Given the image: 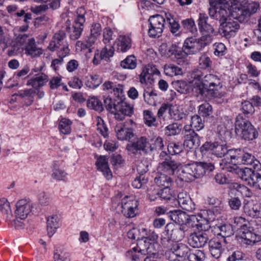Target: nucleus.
Here are the masks:
<instances>
[{
	"mask_svg": "<svg viewBox=\"0 0 261 261\" xmlns=\"http://www.w3.org/2000/svg\"><path fill=\"white\" fill-rule=\"evenodd\" d=\"M117 50L119 52L125 53L132 46L130 38L126 36H120L116 41Z\"/></svg>",
	"mask_w": 261,
	"mask_h": 261,
	"instance_id": "31",
	"label": "nucleus"
},
{
	"mask_svg": "<svg viewBox=\"0 0 261 261\" xmlns=\"http://www.w3.org/2000/svg\"><path fill=\"white\" fill-rule=\"evenodd\" d=\"M214 165L210 162H196L184 165L178 175V179L185 182H189L195 178L203 176L206 172L213 171Z\"/></svg>",
	"mask_w": 261,
	"mask_h": 261,
	"instance_id": "1",
	"label": "nucleus"
},
{
	"mask_svg": "<svg viewBox=\"0 0 261 261\" xmlns=\"http://www.w3.org/2000/svg\"><path fill=\"white\" fill-rule=\"evenodd\" d=\"M145 101L150 105H155L158 93L155 90H145L143 94Z\"/></svg>",
	"mask_w": 261,
	"mask_h": 261,
	"instance_id": "47",
	"label": "nucleus"
},
{
	"mask_svg": "<svg viewBox=\"0 0 261 261\" xmlns=\"http://www.w3.org/2000/svg\"><path fill=\"white\" fill-rule=\"evenodd\" d=\"M148 21L149 22L150 25L159 27V28L163 30L165 19L161 15L158 14L151 16L150 17Z\"/></svg>",
	"mask_w": 261,
	"mask_h": 261,
	"instance_id": "46",
	"label": "nucleus"
},
{
	"mask_svg": "<svg viewBox=\"0 0 261 261\" xmlns=\"http://www.w3.org/2000/svg\"><path fill=\"white\" fill-rule=\"evenodd\" d=\"M0 211L5 215L7 218L11 214V210L10 203L6 198L0 199Z\"/></svg>",
	"mask_w": 261,
	"mask_h": 261,
	"instance_id": "54",
	"label": "nucleus"
},
{
	"mask_svg": "<svg viewBox=\"0 0 261 261\" xmlns=\"http://www.w3.org/2000/svg\"><path fill=\"white\" fill-rule=\"evenodd\" d=\"M164 72L170 76L179 75L182 73L181 69L173 64L166 65L164 67Z\"/></svg>",
	"mask_w": 261,
	"mask_h": 261,
	"instance_id": "48",
	"label": "nucleus"
},
{
	"mask_svg": "<svg viewBox=\"0 0 261 261\" xmlns=\"http://www.w3.org/2000/svg\"><path fill=\"white\" fill-rule=\"evenodd\" d=\"M198 24L201 32L212 34L214 32L213 26L206 14L200 13L198 20Z\"/></svg>",
	"mask_w": 261,
	"mask_h": 261,
	"instance_id": "24",
	"label": "nucleus"
},
{
	"mask_svg": "<svg viewBox=\"0 0 261 261\" xmlns=\"http://www.w3.org/2000/svg\"><path fill=\"white\" fill-rule=\"evenodd\" d=\"M25 54L35 58L40 56L42 54V50L36 44L35 40L33 38H30L25 46Z\"/></svg>",
	"mask_w": 261,
	"mask_h": 261,
	"instance_id": "30",
	"label": "nucleus"
},
{
	"mask_svg": "<svg viewBox=\"0 0 261 261\" xmlns=\"http://www.w3.org/2000/svg\"><path fill=\"white\" fill-rule=\"evenodd\" d=\"M214 228L217 234L223 238L225 242H226L225 238L231 237L234 233L232 226L229 224L216 226Z\"/></svg>",
	"mask_w": 261,
	"mask_h": 261,
	"instance_id": "32",
	"label": "nucleus"
},
{
	"mask_svg": "<svg viewBox=\"0 0 261 261\" xmlns=\"http://www.w3.org/2000/svg\"><path fill=\"white\" fill-rule=\"evenodd\" d=\"M65 37L66 34L63 31L56 33L53 37V40L49 44L48 49L52 51L60 49L61 52V55L63 57H65L69 51L67 44L65 40Z\"/></svg>",
	"mask_w": 261,
	"mask_h": 261,
	"instance_id": "11",
	"label": "nucleus"
},
{
	"mask_svg": "<svg viewBox=\"0 0 261 261\" xmlns=\"http://www.w3.org/2000/svg\"><path fill=\"white\" fill-rule=\"evenodd\" d=\"M179 205L187 211L192 212L195 209V205L190 196L186 192H180L177 195Z\"/></svg>",
	"mask_w": 261,
	"mask_h": 261,
	"instance_id": "23",
	"label": "nucleus"
},
{
	"mask_svg": "<svg viewBox=\"0 0 261 261\" xmlns=\"http://www.w3.org/2000/svg\"><path fill=\"white\" fill-rule=\"evenodd\" d=\"M216 142H212L211 141L205 142L200 148V152L202 154H206L207 152H211L213 154Z\"/></svg>",
	"mask_w": 261,
	"mask_h": 261,
	"instance_id": "58",
	"label": "nucleus"
},
{
	"mask_svg": "<svg viewBox=\"0 0 261 261\" xmlns=\"http://www.w3.org/2000/svg\"><path fill=\"white\" fill-rule=\"evenodd\" d=\"M148 179L145 176L139 175L132 182V186L135 188L140 189L147 184Z\"/></svg>",
	"mask_w": 261,
	"mask_h": 261,
	"instance_id": "63",
	"label": "nucleus"
},
{
	"mask_svg": "<svg viewBox=\"0 0 261 261\" xmlns=\"http://www.w3.org/2000/svg\"><path fill=\"white\" fill-rule=\"evenodd\" d=\"M198 232L191 233L188 238L189 244L193 248L203 247L209 241L208 233L211 228L207 221L201 220L194 224Z\"/></svg>",
	"mask_w": 261,
	"mask_h": 261,
	"instance_id": "2",
	"label": "nucleus"
},
{
	"mask_svg": "<svg viewBox=\"0 0 261 261\" xmlns=\"http://www.w3.org/2000/svg\"><path fill=\"white\" fill-rule=\"evenodd\" d=\"M238 193H240L243 197H251L252 195V193L251 190L247 187L237 184L236 187Z\"/></svg>",
	"mask_w": 261,
	"mask_h": 261,
	"instance_id": "62",
	"label": "nucleus"
},
{
	"mask_svg": "<svg viewBox=\"0 0 261 261\" xmlns=\"http://www.w3.org/2000/svg\"><path fill=\"white\" fill-rule=\"evenodd\" d=\"M196 86L194 87L195 91L197 94L202 96H206L207 95H210L209 89L207 88L201 82L200 83L196 84Z\"/></svg>",
	"mask_w": 261,
	"mask_h": 261,
	"instance_id": "60",
	"label": "nucleus"
},
{
	"mask_svg": "<svg viewBox=\"0 0 261 261\" xmlns=\"http://www.w3.org/2000/svg\"><path fill=\"white\" fill-rule=\"evenodd\" d=\"M160 49L162 51L165 50L163 54L168 56L174 55L175 57L177 59L178 64H186L185 56H184V51L182 46H179V43H174L168 46L166 44H162L160 46Z\"/></svg>",
	"mask_w": 261,
	"mask_h": 261,
	"instance_id": "15",
	"label": "nucleus"
},
{
	"mask_svg": "<svg viewBox=\"0 0 261 261\" xmlns=\"http://www.w3.org/2000/svg\"><path fill=\"white\" fill-rule=\"evenodd\" d=\"M185 237L184 227L179 226L174 223H168L161 236V244L165 248H170L172 245V242H178L183 239Z\"/></svg>",
	"mask_w": 261,
	"mask_h": 261,
	"instance_id": "4",
	"label": "nucleus"
},
{
	"mask_svg": "<svg viewBox=\"0 0 261 261\" xmlns=\"http://www.w3.org/2000/svg\"><path fill=\"white\" fill-rule=\"evenodd\" d=\"M208 13L211 17L218 20L220 24L229 16L228 11L220 5L212 6L208 9Z\"/></svg>",
	"mask_w": 261,
	"mask_h": 261,
	"instance_id": "22",
	"label": "nucleus"
},
{
	"mask_svg": "<svg viewBox=\"0 0 261 261\" xmlns=\"http://www.w3.org/2000/svg\"><path fill=\"white\" fill-rule=\"evenodd\" d=\"M115 113L120 112L123 115L130 116L133 113V108L121 99L115 106Z\"/></svg>",
	"mask_w": 261,
	"mask_h": 261,
	"instance_id": "36",
	"label": "nucleus"
},
{
	"mask_svg": "<svg viewBox=\"0 0 261 261\" xmlns=\"http://www.w3.org/2000/svg\"><path fill=\"white\" fill-rule=\"evenodd\" d=\"M182 49L185 59L188 55H195L201 50L197 38L194 37L187 38L184 41Z\"/></svg>",
	"mask_w": 261,
	"mask_h": 261,
	"instance_id": "21",
	"label": "nucleus"
},
{
	"mask_svg": "<svg viewBox=\"0 0 261 261\" xmlns=\"http://www.w3.org/2000/svg\"><path fill=\"white\" fill-rule=\"evenodd\" d=\"M242 110L244 114L250 115H252L255 111L252 102L249 101L242 102Z\"/></svg>",
	"mask_w": 261,
	"mask_h": 261,
	"instance_id": "59",
	"label": "nucleus"
},
{
	"mask_svg": "<svg viewBox=\"0 0 261 261\" xmlns=\"http://www.w3.org/2000/svg\"><path fill=\"white\" fill-rule=\"evenodd\" d=\"M154 182L159 187H170L172 184L171 178L165 174L158 173L154 179Z\"/></svg>",
	"mask_w": 261,
	"mask_h": 261,
	"instance_id": "37",
	"label": "nucleus"
},
{
	"mask_svg": "<svg viewBox=\"0 0 261 261\" xmlns=\"http://www.w3.org/2000/svg\"><path fill=\"white\" fill-rule=\"evenodd\" d=\"M143 120L145 124L148 126H158L156 117L152 112L150 110L143 111Z\"/></svg>",
	"mask_w": 261,
	"mask_h": 261,
	"instance_id": "38",
	"label": "nucleus"
},
{
	"mask_svg": "<svg viewBox=\"0 0 261 261\" xmlns=\"http://www.w3.org/2000/svg\"><path fill=\"white\" fill-rule=\"evenodd\" d=\"M198 113L203 117H210L213 114L212 106L210 103L205 102L199 107Z\"/></svg>",
	"mask_w": 261,
	"mask_h": 261,
	"instance_id": "50",
	"label": "nucleus"
},
{
	"mask_svg": "<svg viewBox=\"0 0 261 261\" xmlns=\"http://www.w3.org/2000/svg\"><path fill=\"white\" fill-rule=\"evenodd\" d=\"M260 9V3L257 1H247L240 7L233 9L232 14L239 20L240 22L247 21L252 16L258 13Z\"/></svg>",
	"mask_w": 261,
	"mask_h": 261,
	"instance_id": "6",
	"label": "nucleus"
},
{
	"mask_svg": "<svg viewBox=\"0 0 261 261\" xmlns=\"http://www.w3.org/2000/svg\"><path fill=\"white\" fill-rule=\"evenodd\" d=\"M186 258L189 261H203L205 259L204 252L200 250H190Z\"/></svg>",
	"mask_w": 261,
	"mask_h": 261,
	"instance_id": "40",
	"label": "nucleus"
},
{
	"mask_svg": "<svg viewBox=\"0 0 261 261\" xmlns=\"http://www.w3.org/2000/svg\"><path fill=\"white\" fill-rule=\"evenodd\" d=\"M128 123H119L115 127V131L117 138L120 140H127L134 136V130L128 127Z\"/></svg>",
	"mask_w": 261,
	"mask_h": 261,
	"instance_id": "20",
	"label": "nucleus"
},
{
	"mask_svg": "<svg viewBox=\"0 0 261 261\" xmlns=\"http://www.w3.org/2000/svg\"><path fill=\"white\" fill-rule=\"evenodd\" d=\"M149 198L151 201H154L157 198L169 200L173 198L169 187L164 188L159 191L154 190L148 193Z\"/></svg>",
	"mask_w": 261,
	"mask_h": 261,
	"instance_id": "28",
	"label": "nucleus"
},
{
	"mask_svg": "<svg viewBox=\"0 0 261 261\" xmlns=\"http://www.w3.org/2000/svg\"><path fill=\"white\" fill-rule=\"evenodd\" d=\"M15 215L21 220H25L33 207V203L30 199H21L16 204Z\"/></svg>",
	"mask_w": 261,
	"mask_h": 261,
	"instance_id": "17",
	"label": "nucleus"
},
{
	"mask_svg": "<svg viewBox=\"0 0 261 261\" xmlns=\"http://www.w3.org/2000/svg\"><path fill=\"white\" fill-rule=\"evenodd\" d=\"M36 91L34 90L29 89L19 91L14 95L19 96L22 98H27L30 101V104H31L33 101L34 95Z\"/></svg>",
	"mask_w": 261,
	"mask_h": 261,
	"instance_id": "51",
	"label": "nucleus"
},
{
	"mask_svg": "<svg viewBox=\"0 0 261 261\" xmlns=\"http://www.w3.org/2000/svg\"><path fill=\"white\" fill-rule=\"evenodd\" d=\"M128 197L125 196L122 199L121 207L122 213L127 218L135 217L138 213V202L136 200H128Z\"/></svg>",
	"mask_w": 261,
	"mask_h": 261,
	"instance_id": "19",
	"label": "nucleus"
},
{
	"mask_svg": "<svg viewBox=\"0 0 261 261\" xmlns=\"http://www.w3.org/2000/svg\"><path fill=\"white\" fill-rule=\"evenodd\" d=\"M102 82V79L98 75H91L90 78L88 80L86 85L90 88H96L99 86Z\"/></svg>",
	"mask_w": 261,
	"mask_h": 261,
	"instance_id": "52",
	"label": "nucleus"
},
{
	"mask_svg": "<svg viewBox=\"0 0 261 261\" xmlns=\"http://www.w3.org/2000/svg\"><path fill=\"white\" fill-rule=\"evenodd\" d=\"M170 251L166 253L167 256L169 255V259L170 261H176L178 259L177 258L185 259L188 255L190 248L187 245L182 243H174L170 245Z\"/></svg>",
	"mask_w": 261,
	"mask_h": 261,
	"instance_id": "14",
	"label": "nucleus"
},
{
	"mask_svg": "<svg viewBox=\"0 0 261 261\" xmlns=\"http://www.w3.org/2000/svg\"><path fill=\"white\" fill-rule=\"evenodd\" d=\"M86 12L83 7L77 9V16L74 20L72 31L70 32V38L75 40L80 38L83 30V25L85 22V15Z\"/></svg>",
	"mask_w": 261,
	"mask_h": 261,
	"instance_id": "12",
	"label": "nucleus"
},
{
	"mask_svg": "<svg viewBox=\"0 0 261 261\" xmlns=\"http://www.w3.org/2000/svg\"><path fill=\"white\" fill-rule=\"evenodd\" d=\"M244 212L252 218H261V206L259 203L248 202L244 206Z\"/></svg>",
	"mask_w": 261,
	"mask_h": 261,
	"instance_id": "26",
	"label": "nucleus"
},
{
	"mask_svg": "<svg viewBox=\"0 0 261 261\" xmlns=\"http://www.w3.org/2000/svg\"><path fill=\"white\" fill-rule=\"evenodd\" d=\"M103 102L106 109L111 113H115V106L117 103L113 102L112 99L109 96L103 97Z\"/></svg>",
	"mask_w": 261,
	"mask_h": 261,
	"instance_id": "61",
	"label": "nucleus"
},
{
	"mask_svg": "<svg viewBox=\"0 0 261 261\" xmlns=\"http://www.w3.org/2000/svg\"><path fill=\"white\" fill-rule=\"evenodd\" d=\"M175 89L181 94H187L190 92V86L184 81H176L172 83Z\"/></svg>",
	"mask_w": 261,
	"mask_h": 261,
	"instance_id": "39",
	"label": "nucleus"
},
{
	"mask_svg": "<svg viewBox=\"0 0 261 261\" xmlns=\"http://www.w3.org/2000/svg\"><path fill=\"white\" fill-rule=\"evenodd\" d=\"M211 34L207 33V34L202 36L199 38H197V43L199 44L201 50L212 42L213 36Z\"/></svg>",
	"mask_w": 261,
	"mask_h": 261,
	"instance_id": "55",
	"label": "nucleus"
},
{
	"mask_svg": "<svg viewBox=\"0 0 261 261\" xmlns=\"http://www.w3.org/2000/svg\"><path fill=\"white\" fill-rule=\"evenodd\" d=\"M200 67L202 69H206L211 66L212 62L210 58L205 55H203L199 60Z\"/></svg>",
	"mask_w": 261,
	"mask_h": 261,
	"instance_id": "64",
	"label": "nucleus"
},
{
	"mask_svg": "<svg viewBox=\"0 0 261 261\" xmlns=\"http://www.w3.org/2000/svg\"><path fill=\"white\" fill-rule=\"evenodd\" d=\"M191 126L197 130H199L204 127V121L197 115L191 117Z\"/></svg>",
	"mask_w": 261,
	"mask_h": 261,
	"instance_id": "53",
	"label": "nucleus"
},
{
	"mask_svg": "<svg viewBox=\"0 0 261 261\" xmlns=\"http://www.w3.org/2000/svg\"><path fill=\"white\" fill-rule=\"evenodd\" d=\"M159 168L163 172L169 175H173L178 168V164L171 159L167 162H161L159 164Z\"/></svg>",
	"mask_w": 261,
	"mask_h": 261,
	"instance_id": "33",
	"label": "nucleus"
},
{
	"mask_svg": "<svg viewBox=\"0 0 261 261\" xmlns=\"http://www.w3.org/2000/svg\"><path fill=\"white\" fill-rule=\"evenodd\" d=\"M87 105L89 108L99 112H101L103 110L102 102L96 97H92L89 99L87 101Z\"/></svg>",
	"mask_w": 261,
	"mask_h": 261,
	"instance_id": "42",
	"label": "nucleus"
},
{
	"mask_svg": "<svg viewBox=\"0 0 261 261\" xmlns=\"http://www.w3.org/2000/svg\"><path fill=\"white\" fill-rule=\"evenodd\" d=\"M55 261H70L69 253L64 249H57L54 251Z\"/></svg>",
	"mask_w": 261,
	"mask_h": 261,
	"instance_id": "45",
	"label": "nucleus"
},
{
	"mask_svg": "<svg viewBox=\"0 0 261 261\" xmlns=\"http://www.w3.org/2000/svg\"><path fill=\"white\" fill-rule=\"evenodd\" d=\"M193 78L201 81L209 89V94L211 98H220L224 96V94L220 92L218 88H220V79L217 75L207 74L203 76L200 71H197L193 74Z\"/></svg>",
	"mask_w": 261,
	"mask_h": 261,
	"instance_id": "3",
	"label": "nucleus"
},
{
	"mask_svg": "<svg viewBox=\"0 0 261 261\" xmlns=\"http://www.w3.org/2000/svg\"><path fill=\"white\" fill-rule=\"evenodd\" d=\"M72 122L68 119L62 118L59 123V128L62 134L68 135L71 133V125Z\"/></svg>",
	"mask_w": 261,
	"mask_h": 261,
	"instance_id": "44",
	"label": "nucleus"
},
{
	"mask_svg": "<svg viewBox=\"0 0 261 261\" xmlns=\"http://www.w3.org/2000/svg\"><path fill=\"white\" fill-rule=\"evenodd\" d=\"M121 66L124 69H134L137 66V59L134 55L127 56L120 63Z\"/></svg>",
	"mask_w": 261,
	"mask_h": 261,
	"instance_id": "43",
	"label": "nucleus"
},
{
	"mask_svg": "<svg viewBox=\"0 0 261 261\" xmlns=\"http://www.w3.org/2000/svg\"><path fill=\"white\" fill-rule=\"evenodd\" d=\"M59 227V219L57 215L49 216L47 220V231L49 237H51L55 233L56 229Z\"/></svg>",
	"mask_w": 261,
	"mask_h": 261,
	"instance_id": "35",
	"label": "nucleus"
},
{
	"mask_svg": "<svg viewBox=\"0 0 261 261\" xmlns=\"http://www.w3.org/2000/svg\"><path fill=\"white\" fill-rule=\"evenodd\" d=\"M112 35L113 32L110 29L106 28L104 30L103 41L105 44V46L101 51L100 57L102 59H107L114 55V48L113 44L111 43V41L113 40Z\"/></svg>",
	"mask_w": 261,
	"mask_h": 261,
	"instance_id": "16",
	"label": "nucleus"
},
{
	"mask_svg": "<svg viewBox=\"0 0 261 261\" xmlns=\"http://www.w3.org/2000/svg\"><path fill=\"white\" fill-rule=\"evenodd\" d=\"M235 132L238 136L246 140H252L258 136L254 126L241 115H239L236 119Z\"/></svg>",
	"mask_w": 261,
	"mask_h": 261,
	"instance_id": "5",
	"label": "nucleus"
},
{
	"mask_svg": "<svg viewBox=\"0 0 261 261\" xmlns=\"http://www.w3.org/2000/svg\"><path fill=\"white\" fill-rule=\"evenodd\" d=\"M149 141L145 137L138 138L136 141L127 145L128 151L133 154H136L138 151H142L144 153H149Z\"/></svg>",
	"mask_w": 261,
	"mask_h": 261,
	"instance_id": "18",
	"label": "nucleus"
},
{
	"mask_svg": "<svg viewBox=\"0 0 261 261\" xmlns=\"http://www.w3.org/2000/svg\"><path fill=\"white\" fill-rule=\"evenodd\" d=\"M97 169L102 172L106 178L110 180L112 177V172L108 165V158L106 156H100L95 163Z\"/></svg>",
	"mask_w": 261,
	"mask_h": 261,
	"instance_id": "25",
	"label": "nucleus"
},
{
	"mask_svg": "<svg viewBox=\"0 0 261 261\" xmlns=\"http://www.w3.org/2000/svg\"><path fill=\"white\" fill-rule=\"evenodd\" d=\"M239 20L236 18L231 12L229 16L219 25V32L222 36L229 38L234 36L240 29Z\"/></svg>",
	"mask_w": 261,
	"mask_h": 261,
	"instance_id": "9",
	"label": "nucleus"
},
{
	"mask_svg": "<svg viewBox=\"0 0 261 261\" xmlns=\"http://www.w3.org/2000/svg\"><path fill=\"white\" fill-rule=\"evenodd\" d=\"M145 249H140V251L146 252L147 256L143 259V261H156L158 256L157 252L154 249V244L146 242L144 241Z\"/></svg>",
	"mask_w": 261,
	"mask_h": 261,
	"instance_id": "34",
	"label": "nucleus"
},
{
	"mask_svg": "<svg viewBox=\"0 0 261 261\" xmlns=\"http://www.w3.org/2000/svg\"><path fill=\"white\" fill-rule=\"evenodd\" d=\"M234 150V149H228V147L225 144H222L216 142L213 154L220 158L228 155L231 161Z\"/></svg>",
	"mask_w": 261,
	"mask_h": 261,
	"instance_id": "27",
	"label": "nucleus"
},
{
	"mask_svg": "<svg viewBox=\"0 0 261 261\" xmlns=\"http://www.w3.org/2000/svg\"><path fill=\"white\" fill-rule=\"evenodd\" d=\"M231 162H237L244 165H250L251 167H245V168L251 169L254 170V165L256 162L260 163V162L255 158L252 154L251 151L249 150L246 147L242 149H234Z\"/></svg>",
	"mask_w": 261,
	"mask_h": 261,
	"instance_id": "8",
	"label": "nucleus"
},
{
	"mask_svg": "<svg viewBox=\"0 0 261 261\" xmlns=\"http://www.w3.org/2000/svg\"><path fill=\"white\" fill-rule=\"evenodd\" d=\"M67 173L61 168L57 167L56 165L53 169L52 177L56 180H64Z\"/></svg>",
	"mask_w": 261,
	"mask_h": 261,
	"instance_id": "56",
	"label": "nucleus"
},
{
	"mask_svg": "<svg viewBox=\"0 0 261 261\" xmlns=\"http://www.w3.org/2000/svg\"><path fill=\"white\" fill-rule=\"evenodd\" d=\"M181 129V124H178V123H172L165 127V135L167 136H172L178 135Z\"/></svg>",
	"mask_w": 261,
	"mask_h": 261,
	"instance_id": "41",
	"label": "nucleus"
},
{
	"mask_svg": "<svg viewBox=\"0 0 261 261\" xmlns=\"http://www.w3.org/2000/svg\"><path fill=\"white\" fill-rule=\"evenodd\" d=\"M169 214L170 219L175 223L180 225L189 224L191 227L194 228V224L199 223L201 221L198 219L196 216H189L185 212L181 211H170Z\"/></svg>",
	"mask_w": 261,
	"mask_h": 261,
	"instance_id": "10",
	"label": "nucleus"
},
{
	"mask_svg": "<svg viewBox=\"0 0 261 261\" xmlns=\"http://www.w3.org/2000/svg\"><path fill=\"white\" fill-rule=\"evenodd\" d=\"M151 143L149 142L148 149L149 152L154 150L162 149L164 147L163 139L161 137H158L154 140L151 139Z\"/></svg>",
	"mask_w": 261,
	"mask_h": 261,
	"instance_id": "49",
	"label": "nucleus"
},
{
	"mask_svg": "<svg viewBox=\"0 0 261 261\" xmlns=\"http://www.w3.org/2000/svg\"><path fill=\"white\" fill-rule=\"evenodd\" d=\"M254 165V170L242 168L238 171L241 179L247 182L248 185L256 189L261 190V163L256 162Z\"/></svg>",
	"mask_w": 261,
	"mask_h": 261,
	"instance_id": "7",
	"label": "nucleus"
},
{
	"mask_svg": "<svg viewBox=\"0 0 261 261\" xmlns=\"http://www.w3.org/2000/svg\"><path fill=\"white\" fill-rule=\"evenodd\" d=\"M209 251L213 257L219 258L222 253L221 242L218 238H214L208 242Z\"/></svg>",
	"mask_w": 261,
	"mask_h": 261,
	"instance_id": "29",
	"label": "nucleus"
},
{
	"mask_svg": "<svg viewBox=\"0 0 261 261\" xmlns=\"http://www.w3.org/2000/svg\"><path fill=\"white\" fill-rule=\"evenodd\" d=\"M240 233L242 242L246 245H253L261 241V236L254 232L252 227L246 224L241 226Z\"/></svg>",
	"mask_w": 261,
	"mask_h": 261,
	"instance_id": "13",
	"label": "nucleus"
},
{
	"mask_svg": "<svg viewBox=\"0 0 261 261\" xmlns=\"http://www.w3.org/2000/svg\"><path fill=\"white\" fill-rule=\"evenodd\" d=\"M183 147L180 143L171 142L168 145V151L171 154H179L182 151Z\"/></svg>",
	"mask_w": 261,
	"mask_h": 261,
	"instance_id": "57",
	"label": "nucleus"
}]
</instances>
